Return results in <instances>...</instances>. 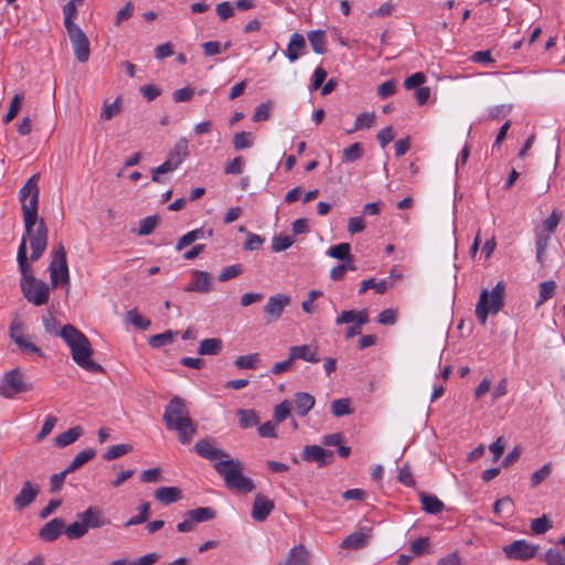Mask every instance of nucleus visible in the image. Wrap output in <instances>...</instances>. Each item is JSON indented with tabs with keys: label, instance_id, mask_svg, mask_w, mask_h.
Segmentation results:
<instances>
[{
	"label": "nucleus",
	"instance_id": "nucleus-62",
	"mask_svg": "<svg viewBox=\"0 0 565 565\" xmlns=\"http://www.w3.org/2000/svg\"><path fill=\"white\" fill-rule=\"evenodd\" d=\"M56 417L53 416V415H47L45 417V420L43 423V426L40 430V433L36 435V440L38 441H41L42 439H44L47 435L51 434V431L53 430V428L55 427L56 425Z\"/></svg>",
	"mask_w": 565,
	"mask_h": 565
},
{
	"label": "nucleus",
	"instance_id": "nucleus-53",
	"mask_svg": "<svg viewBox=\"0 0 565 565\" xmlns=\"http://www.w3.org/2000/svg\"><path fill=\"white\" fill-rule=\"evenodd\" d=\"M77 1H70L63 7V14H64V25L66 31L71 30V26H78L75 24L72 20L77 14L76 3Z\"/></svg>",
	"mask_w": 565,
	"mask_h": 565
},
{
	"label": "nucleus",
	"instance_id": "nucleus-6",
	"mask_svg": "<svg viewBox=\"0 0 565 565\" xmlns=\"http://www.w3.org/2000/svg\"><path fill=\"white\" fill-rule=\"evenodd\" d=\"M32 390V383L25 381V376L19 367L6 372L0 380V395L4 398H12Z\"/></svg>",
	"mask_w": 565,
	"mask_h": 565
},
{
	"label": "nucleus",
	"instance_id": "nucleus-61",
	"mask_svg": "<svg viewBox=\"0 0 565 565\" xmlns=\"http://www.w3.org/2000/svg\"><path fill=\"white\" fill-rule=\"evenodd\" d=\"M242 271H243V269L239 264L231 265V266L225 267L221 271V274L218 275L217 278L220 281H227L232 278L239 276L242 274Z\"/></svg>",
	"mask_w": 565,
	"mask_h": 565
},
{
	"label": "nucleus",
	"instance_id": "nucleus-15",
	"mask_svg": "<svg viewBox=\"0 0 565 565\" xmlns=\"http://www.w3.org/2000/svg\"><path fill=\"white\" fill-rule=\"evenodd\" d=\"M77 519L84 521L87 531L110 524V520L106 518L102 509L97 507H89L84 512L78 513Z\"/></svg>",
	"mask_w": 565,
	"mask_h": 565
},
{
	"label": "nucleus",
	"instance_id": "nucleus-59",
	"mask_svg": "<svg viewBox=\"0 0 565 565\" xmlns=\"http://www.w3.org/2000/svg\"><path fill=\"white\" fill-rule=\"evenodd\" d=\"M290 415V403L285 399L275 406L274 419L277 424L284 422Z\"/></svg>",
	"mask_w": 565,
	"mask_h": 565
},
{
	"label": "nucleus",
	"instance_id": "nucleus-14",
	"mask_svg": "<svg viewBox=\"0 0 565 565\" xmlns=\"http://www.w3.org/2000/svg\"><path fill=\"white\" fill-rule=\"evenodd\" d=\"M40 493V487L31 481H25L20 492L13 499V505L17 511H22L29 507Z\"/></svg>",
	"mask_w": 565,
	"mask_h": 565
},
{
	"label": "nucleus",
	"instance_id": "nucleus-5",
	"mask_svg": "<svg viewBox=\"0 0 565 565\" xmlns=\"http://www.w3.org/2000/svg\"><path fill=\"white\" fill-rule=\"evenodd\" d=\"M504 306V284L499 281L489 294L487 289L481 291L476 307V316L481 324H484L488 313H498Z\"/></svg>",
	"mask_w": 565,
	"mask_h": 565
},
{
	"label": "nucleus",
	"instance_id": "nucleus-45",
	"mask_svg": "<svg viewBox=\"0 0 565 565\" xmlns=\"http://www.w3.org/2000/svg\"><path fill=\"white\" fill-rule=\"evenodd\" d=\"M387 281L386 280H380L375 281L374 278H369L360 284L359 294H364L369 289H374L377 294L383 295L387 290Z\"/></svg>",
	"mask_w": 565,
	"mask_h": 565
},
{
	"label": "nucleus",
	"instance_id": "nucleus-7",
	"mask_svg": "<svg viewBox=\"0 0 565 565\" xmlns=\"http://www.w3.org/2000/svg\"><path fill=\"white\" fill-rule=\"evenodd\" d=\"M51 284L55 288L60 285L70 284V271L66 260V250L62 243H60L52 255V260L49 266Z\"/></svg>",
	"mask_w": 565,
	"mask_h": 565
},
{
	"label": "nucleus",
	"instance_id": "nucleus-52",
	"mask_svg": "<svg viewBox=\"0 0 565 565\" xmlns=\"http://www.w3.org/2000/svg\"><path fill=\"white\" fill-rule=\"evenodd\" d=\"M24 99V94L23 93H17L11 103H10V107L8 109V113L7 115L4 116V119H3V122L4 124H8L19 113L20 108H21V105H22V102Z\"/></svg>",
	"mask_w": 565,
	"mask_h": 565
},
{
	"label": "nucleus",
	"instance_id": "nucleus-9",
	"mask_svg": "<svg viewBox=\"0 0 565 565\" xmlns=\"http://www.w3.org/2000/svg\"><path fill=\"white\" fill-rule=\"evenodd\" d=\"M9 337L18 345L19 350L24 355L44 356L43 351L35 343L32 342L29 335L22 333V324L14 320L9 326Z\"/></svg>",
	"mask_w": 565,
	"mask_h": 565
},
{
	"label": "nucleus",
	"instance_id": "nucleus-18",
	"mask_svg": "<svg viewBox=\"0 0 565 565\" xmlns=\"http://www.w3.org/2000/svg\"><path fill=\"white\" fill-rule=\"evenodd\" d=\"M194 451L200 457L211 461L227 457V455L223 450L217 449L214 446V440L212 438H204L198 440L196 444L194 445Z\"/></svg>",
	"mask_w": 565,
	"mask_h": 565
},
{
	"label": "nucleus",
	"instance_id": "nucleus-50",
	"mask_svg": "<svg viewBox=\"0 0 565 565\" xmlns=\"http://www.w3.org/2000/svg\"><path fill=\"white\" fill-rule=\"evenodd\" d=\"M530 527L534 534L541 535L552 529L553 524L551 520L544 514L541 518L532 520Z\"/></svg>",
	"mask_w": 565,
	"mask_h": 565
},
{
	"label": "nucleus",
	"instance_id": "nucleus-12",
	"mask_svg": "<svg viewBox=\"0 0 565 565\" xmlns=\"http://www.w3.org/2000/svg\"><path fill=\"white\" fill-rule=\"evenodd\" d=\"M291 298L285 294L270 296L264 306V313L267 316V322L277 321L282 316L285 309L290 305Z\"/></svg>",
	"mask_w": 565,
	"mask_h": 565
},
{
	"label": "nucleus",
	"instance_id": "nucleus-31",
	"mask_svg": "<svg viewBox=\"0 0 565 565\" xmlns=\"http://www.w3.org/2000/svg\"><path fill=\"white\" fill-rule=\"evenodd\" d=\"M96 456V451L92 448L84 449L79 451L71 461V463L66 468V472H74L78 470L82 466H84L86 462L94 459Z\"/></svg>",
	"mask_w": 565,
	"mask_h": 565
},
{
	"label": "nucleus",
	"instance_id": "nucleus-44",
	"mask_svg": "<svg viewBox=\"0 0 565 565\" xmlns=\"http://www.w3.org/2000/svg\"><path fill=\"white\" fill-rule=\"evenodd\" d=\"M132 451V446L128 444H118L108 448L103 455V458L107 461L115 460L121 456H125Z\"/></svg>",
	"mask_w": 565,
	"mask_h": 565
},
{
	"label": "nucleus",
	"instance_id": "nucleus-46",
	"mask_svg": "<svg viewBox=\"0 0 565 565\" xmlns=\"http://www.w3.org/2000/svg\"><path fill=\"white\" fill-rule=\"evenodd\" d=\"M64 533L70 540H77L83 537L87 533L84 521L77 520L64 527Z\"/></svg>",
	"mask_w": 565,
	"mask_h": 565
},
{
	"label": "nucleus",
	"instance_id": "nucleus-37",
	"mask_svg": "<svg viewBox=\"0 0 565 565\" xmlns=\"http://www.w3.org/2000/svg\"><path fill=\"white\" fill-rule=\"evenodd\" d=\"M122 110L121 106V97H117L114 103L108 104L104 102L103 108L100 111L102 120H111L114 117L118 116Z\"/></svg>",
	"mask_w": 565,
	"mask_h": 565
},
{
	"label": "nucleus",
	"instance_id": "nucleus-3",
	"mask_svg": "<svg viewBox=\"0 0 565 565\" xmlns=\"http://www.w3.org/2000/svg\"><path fill=\"white\" fill-rule=\"evenodd\" d=\"M166 427L178 433L179 441L188 445L196 433L198 425L190 417L185 402L180 396H173L166 406L163 417Z\"/></svg>",
	"mask_w": 565,
	"mask_h": 565
},
{
	"label": "nucleus",
	"instance_id": "nucleus-13",
	"mask_svg": "<svg viewBox=\"0 0 565 565\" xmlns=\"http://www.w3.org/2000/svg\"><path fill=\"white\" fill-rule=\"evenodd\" d=\"M301 457L305 461H316L320 467L332 463L334 459L333 451L327 450L318 445L305 446Z\"/></svg>",
	"mask_w": 565,
	"mask_h": 565
},
{
	"label": "nucleus",
	"instance_id": "nucleus-8",
	"mask_svg": "<svg viewBox=\"0 0 565 565\" xmlns=\"http://www.w3.org/2000/svg\"><path fill=\"white\" fill-rule=\"evenodd\" d=\"M370 321L369 312L366 309L343 310L337 318L335 324H350L345 330V338L351 339L361 333V327Z\"/></svg>",
	"mask_w": 565,
	"mask_h": 565
},
{
	"label": "nucleus",
	"instance_id": "nucleus-51",
	"mask_svg": "<svg viewBox=\"0 0 565 565\" xmlns=\"http://www.w3.org/2000/svg\"><path fill=\"white\" fill-rule=\"evenodd\" d=\"M138 511L139 513L137 515H134L125 523L126 527L146 522L150 514V503H142L141 505H139Z\"/></svg>",
	"mask_w": 565,
	"mask_h": 565
},
{
	"label": "nucleus",
	"instance_id": "nucleus-32",
	"mask_svg": "<svg viewBox=\"0 0 565 565\" xmlns=\"http://www.w3.org/2000/svg\"><path fill=\"white\" fill-rule=\"evenodd\" d=\"M419 498L425 512L429 514H437L443 511L444 503L437 497L422 492Z\"/></svg>",
	"mask_w": 565,
	"mask_h": 565
},
{
	"label": "nucleus",
	"instance_id": "nucleus-43",
	"mask_svg": "<svg viewBox=\"0 0 565 565\" xmlns=\"http://www.w3.org/2000/svg\"><path fill=\"white\" fill-rule=\"evenodd\" d=\"M513 500L509 495H507L494 502L493 512L498 516H501L502 513H505L507 516L510 518L513 514Z\"/></svg>",
	"mask_w": 565,
	"mask_h": 565
},
{
	"label": "nucleus",
	"instance_id": "nucleus-26",
	"mask_svg": "<svg viewBox=\"0 0 565 565\" xmlns=\"http://www.w3.org/2000/svg\"><path fill=\"white\" fill-rule=\"evenodd\" d=\"M83 435V428L75 426L55 437V446L65 448L75 443Z\"/></svg>",
	"mask_w": 565,
	"mask_h": 565
},
{
	"label": "nucleus",
	"instance_id": "nucleus-21",
	"mask_svg": "<svg viewBox=\"0 0 565 565\" xmlns=\"http://www.w3.org/2000/svg\"><path fill=\"white\" fill-rule=\"evenodd\" d=\"M309 559V552L303 545L299 544L294 546L289 551L287 558L284 562L278 563V565H310Z\"/></svg>",
	"mask_w": 565,
	"mask_h": 565
},
{
	"label": "nucleus",
	"instance_id": "nucleus-22",
	"mask_svg": "<svg viewBox=\"0 0 565 565\" xmlns=\"http://www.w3.org/2000/svg\"><path fill=\"white\" fill-rule=\"evenodd\" d=\"M306 49V40L302 34L294 33L290 36L289 43L286 50V56L290 62L297 61Z\"/></svg>",
	"mask_w": 565,
	"mask_h": 565
},
{
	"label": "nucleus",
	"instance_id": "nucleus-20",
	"mask_svg": "<svg viewBox=\"0 0 565 565\" xmlns=\"http://www.w3.org/2000/svg\"><path fill=\"white\" fill-rule=\"evenodd\" d=\"M212 235H213L212 228L200 227V228L192 230L179 238V241L177 242V245H175V249L178 252H180L184 247L194 243L195 241L210 238V237H212Z\"/></svg>",
	"mask_w": 565,
	"mask_h": 565
},
{
	"label": "nucleus",
	"instance_id": "nucleus-41",
	"mask_svg": "<svg viewBox=\"0 0 565 565\" xmlns=\"http://www.w3.org/2000/svg\"><path fill=\"white\" fill-rule=\"evenodd\" d=\"M331 413L334 417H342L353 413L349 398L334 399L331 403Z\"/></svg>",
	"mask_w": 565,
	"mask_h": 565
},
{
	"label": "nucleus",
	"instance_id": "nucleus-56",
	"mask_svg": "<svg viewBox=\"0 0 565 565\" xmlns=\"http://www.w3.org/2000/svg\"><path fill=\"white\" fill-rule=\"evenodd\" d=\"M363 154V149L360 142H354L343 150V159L349 162L359 160Z\"/></svg>",
	"mask_w": 565,
	"mask_h": 565
},
{
	"label": "nucleus",
	"instance_id": "nucleus-33",
	"mask_svg": "<svg viewBox=\"0 0 565 565\" xmlns=\"http://www.w3.org/2000/svg\"><path fill=\"white\" fill-rule=\"evenodd\" d=\"M326 254L329 257L339 259V260H347L352 259L354 256L351 254V245L349 243H340L337 245L331 246Z\"/></svg>",
	"mask_w": 565,
	"mask_h": 565
},
{
	"label": "nucleus",
	"instance_id": "nucleus-49",
	"mask_svg": "<svg viewBox=\"0 0 565 565\" xmlns=\"http://www.w3.org/2000/svg\"><path fill=\"white\" fill-rule=\"evenodd\" d=\"M259 361V356L257 353L241 355L238 356L234 364L236 367L241 370H255L257 366V362Z\"/></svg>",
	"mask_w": 565,
	"mask_h": 565
},
{
	"label": "nucleus",
	"instance_id": "nucleus-34",
	"mask_svg": "<svg viewBox=\"0 0 565 565\" xmlns=\"http://www.w3.org/2000/svg\"><path fill=\"white\" fill-rule=\"evenodd\" d=\"M177 335V331L168 330L162 333L151 335L148 340V343L152 348H161L172 343Z\"/></svg>",
	"mask_w": 565,
	"mask_h": 565
},
{
	"label": "nucleus",
	"instance_id": "nucleus-57",
	"mask_svg": "<svg viewBox=\"0 0 565 565\" xmlns=\"http://www.w3.org/2000/svg\"><path fill=\"white\" fill-rule=\"evenodd\" d=\"M273 104L270 102L259 104L253 115L255 122L267 120L270 117Z\"/></svg>",
	"mask_w": 565,
	"mask_h": 565
},
{
	"label": "nucleus",
	"instance_id": "nucleus-54",
	"mask_svg": "<svg viewBox=\"0 0 565 565\" xmlns=\"http://www.w3.org/2000/svg\"><path fill=\"white\" fill-rule=\"evenodd\" d=\"M556 284L553 280L543 281L540 284V299L536 302V307H540L547 299H550L555 292Z\"/></svg>",
	"mask_w": 565,
	"mask_h": 565
},
{
	"label": "nucleus",
	"instance_id": "nucleus-24",
	"mask_svg": "<svg viewBox=\"0 0 565 565\" xmlns=\"http://www.w3.org/2000/svg\"><path fill=\"white\" fill-rule=\"evenodd\" d=\"M289 354L294 362L296 360H303V361L310 362V363H318L320 361L317 352L312 351L310 345H308V344L290 347Z\"/></svg>",
	"mask_w": 565,
	"mask_h": 565
},
{
	"label": "nucleus",
	"instance_id": "nucleus-25",
	"mask_svg": "<svg viewBox=\"0 0 565 565\" xmlns=\"http://www.w3.org/2000/svg\"><path fill=\"white\" fill-rule=\"evenodd\" d=\"M315 397L306 392H298L294 396V404L299 416H306L315 406Z\"/></svg>",
	"mask_w": 565,
	"mask_h": 565
},
{
	"label": "nucleus",
	"instance_id": "nucleus-29",
	"mask_svg": "<svg viewBox=\"0 0 565 565\" xmlns=\"http://www.w3.org/2000/svg\"><path fill=\"white\" fill-rule=\"evenodd\" d=\"M367 544V535L358 531L348 535L340 544L344 550H360Z\"/></svg>",
	"mask_w": 565,
	"mask_h": 565
},
{
	"label": "nucleus",
	"instance_id": "nucleus-63",
	"mask_svg": "<svg viewBox=\"0 0 565 565\" xmlns=\"http://www.w3.org/2000/svg\"><path fill=\"white\" fill-rule=\"evenodd\" d=\"M429 540L428 537H418L412 542L411 551L413 554L420 556L428 552Z\"/></svg>",
	"mask_w": 565,
	"mask_h": 565
},
{
	"label": "nucleus",
	"instance_id": "nucleus-48",
	"mask_svg": "<svg viewBox=\"0 0 565 565\" xmlns=\"http://www.w3.org/2000/svg\"><path fill=\"white\" fill-rule=\"evenodd\" d=\"M375 114L374 113H362L360 114L354 122V127L351 130H348V134L353 132L354 130L371 128L375 124Z\"/></svg>",
	"mask_w": 565,
	"mask_h": 565
},
{
	"label": "nucleus",
	"instance_id": "nucleus-30",
	"mask_svg": "<svg viewBox=\"0 0 565 565\" xmlns=\"http://www.w3.org/2000/svg\"><path fill=\"white\" fill-rule=\"evenodd\" d=\"M308 41L317 54H324L327 52L326 32L321 30H313L308 32Z\"/></svg>",
	"mask_w": 565,
	"mask_h": 565
},
{
	"label": "nucleus",
	"instance_id": "nucleus-4",
	"mask_svg": "<svg viewBox=\"0 0 565 565\" xmlns=\"http://www.w3.org/2000/svg\"><path fill=\"white\" fill-rule=\"evenodd\" d=\"M215 471L224 479L230 490L249 493L255 489L250 478L243 475V465L236 459L220 460L214 463Z\"/></svg>",
	"mask_w": 565,
	"mask_h": 565
},
{
	"label": "nucleus",
	"instance_id": "nucleus-10",
	"mask_svg": "<svg viewBox=\"0 0 565 565\" xmlns=\"http://www.w3.org/2000/svg\"><path fill=\"white\" fill-rule=\"evenodd\" d=\"M537 550L539 545H533L525 540H516L503 546V553L507 558L522 562L533 558Z\"/></svg>",
	"mask_w": 565,
	"mask_h": 565
},
{
	"label": "nucleus",
	"instance_id": "nucleus-40",
	"mask_svg": "<svg viewBox=\"0 0 565 565\" xmlns=\"http://www.w3.org/2000/svg\"><path fill=\"white\" fill-rule=\"evenodd\" d=\"M237 417L239 426L244 429L254 427L259 422L256 412L253 409H238Z\"/></svg>",
	"mask_w": 565,
	"mask_h": 565
},
{
	"label": "nucleus",
	"instance_id": "nucleus-38",
	"mask_svg": "<svg viewBox=\"0 0 565 565\" xmlns=\"http://www.w3.org/2000/svg\"><path fill=\"white\" fill-rule=\"evenodd\" d=\"M540 561L547 565H565V551L558 547L548 548Z\"/></svg>",
	"mask_w": 565,
	"mask_h": 565
},
{
	"label": "nucleus",
	"instance_id": "nucleus-2",
	"mask_svg": "<svg viewBox=\"0 0 565 565\" xmlns=\"http://www.w3.org/2000/svg\"><path fill=\"white\" fill-rule=\"evenodd\" d=\"M58 334L68 345L72 359L84 370L92 373H105V369L92 360L94 350L88 338L73 324H65Z\"/></svg>",
	"mask_w": 565,
	"mask_h": 565
},
{
	"label": "nucleus",
	"instance_id": "nucleus-64",
	"mask_svg": "<svg viewBox=\"0 0 565 565\" xmlns=\"http://www.w3.org/2000/svg\"><path fill=\"white\" fill-rule=\"evenodd\" d=\"M71 472H66V469L61 471L60 473H55L50 478V492L54 493L62 489L65 478Z\"/></svg>",
	"mask_w": 565,
	"mask_h": 565
},
{
	"label": "nucleus",
	"instance_id": "nucleus-19",
	"mask_svg": "<svg viewBox=\"0 0 565 565\" xmlns=\"http://www.w3.org/2000/svg\"><path fill=\"white\" fill-rule=\"evenodd\" d=\"M65 522L60 518H54L46 522L39 532V537L43 542H54L64 532Z\"/></svg>",
	"mask_w": 565,
	"mask_h": 565
},
{
	"label": "nucleus",
	"instance_id": "nucleus-36",
	"mask_svg": "<svg viewBox=\"0 0 565 565\" xmlns=\"http://www.w3.org/2000/svg\"><path fill=\"white\" fill-rule=\"evenodd\" d=\"M186 515L192 519L193 522H206L215 518L216 512L214 509L209 507L196 508L189 510Z\"/></svg>",
	"mask_w": 565,
	"mask_h": 565
},
{
	"label": "nucleus",
	"instance_id": "nucleus-35",
	"mask_svg": "<svg viewBox=\"0 0 565 565\" xmlns=\"http://www.w3.org/2000/svg\"><path fill=\"white\" fill-rule=\"evenodd\" d=\"M125 321L139 330H148L151 326V321L148 318L142 317L137 309L127 311Z\"/></svg>",
	"mask_w": 565,
	"mask_h": 565
},
{
	"label": "nucleus",
	"instance_id": "nucleus-55",
	"mask_svg": "<svg viewBox=\"0 0 565 565\" xmlns=\"http://www.w3.org/2000/svg\"><path fill=\"white\" fill-rule=\"evenodd\" d=\"M295 243L294 238L288 235H277L273 237L271 249L275 253L284 252Z\"/></svg>",
	"mask_w": 565,
	"mask_h": 565
},
{
	"label": "nucleus",
	"instance_id": "nucleus-1",
	"mask_svg": "<svg viewBox=\"0 0 565 565\" xmlns=\"http://www.w3.org/2000/svg\"><path fill=\"white\" fill-rule=\"evenodd\" d=\"M40 174H33L19 191V201L24 222L17 262L20 274L21 291L23 297L34 306H42L49 301L50 288L43 280L36 279L30 262L39 260L47 247L49 228L43 218H39V190Z\"/></svg>",
	"mask_w": 565,
	"mask_h": 565
},
{
	"label": "nucleus",
	"instance_id": "nucleus-27",
	"mask_svg": "<svg viewBox=\"0 0 565 565\" xmlns=\"http://www.w3.org/2000/svg\"><path fill=\"white\" fill-rule=\"evenodd\" d=\"M223 348V342L218 338H209L200 342L198 353L200 355H217Z\"/></svg>",
	"mask_w": 565,
	"mask_h": 565
},
{
	"label": "nucleus",
	"instance_id": "nucleus-47",
	"mask_svg": "<svg viewBox=\"0 0 565 565\" xmlns=\"http://www.w3.org/2000/svg\"><path fill=\"white\" fill-rule=\"evenodd\" d=\"M160 222V218L158 215H150L147 216L139 222V230L138 235L139 236H147L150 235L154 228L158 226Z\"/></svg>",
	"mask_w": 565,
	"mask_h": 565
},
{
	"label": "nucleus",
	"instance_id": "nucleus-11",
	"mask_svg": "<svg viewBox=\"0 0 565 565\" xmlns=\"http://www.w3.org/2000/svg\"><path fill=\"white\" fill-rule=\"evenodd\" d=\"M67 34L76 60L81 63L87 62L90 55V49L89 41L84 31L79 26H71V30H67Z\"/></svg>",
	"mask_w": 565,
	"mask_h": 565
},
{
	"label": "nucleus",
	"instance_id": "nucleus-23",
	"mask_svg": "<svg viewBox=\"0 0 565 565\" xmlns=\"http://www.w3.org/2000/svg\"><path fill=\"white\" fill-rule=\"evenodd\" d=\"M153 497L162 504L169 505L182 499V491L178 487H160L154 491Z\"/></svg>",
	"mask_w": 565,
	"mask_h": 565
},
{
	"label": "nucleus",
	"instance_id": "nucleus-58",
	"mask_svg": "<svg viewBox=\"0 0 565 565\" xmlns=\"http://www.w3.org/2000/svg\"><path fill=\"white\" fill-rule=\"evenodd\" d=\"M426 82V75L422 72H417L406 77L404 81V87L408 90L422 87V85Z\"/></svg>",
	"mask_w": 565,
	"mask_h": 565
},
{
	"label": "nucleus",
	"instance_id": "nucleus-28",
	"mask_svg": "<svg viewBox=\"0 0 565 565\" xmlns=\"http://www.w3.org/2000/svg\"><path fill=\"white\" fill-rule=\"evenodd\" d=\"M188 147V140L185 138H180L173 149L169 152L168 159L177 166H180L189 156Z\"/></svg>",
	"mask_w": 565,
	"mask_h": 565
},
{
	"label": "nucleus",
	"instance_id": "nucleus-17",
	"mask_svg": "<svg viewBox=\"0 0 565 565\" xmlns=\"http://www.w3.org/2000/svg\"><path fill=\"white\" fill-rule=\"evenodd\" d=\"M275 504L273 500L268 499L262 493H257L254 498L250 516L256 522H264L273 512Z\"/></svg>",
	"mask_w": 565,
	"mask_h": 565
},
{
	"label": "nucleus",
	"instance_id": "nucleus-42",
	"mask_svg": "<svg viewBox=\"0 0 565 565\" xmlns=\"http://www.w3.org/2000/svg\"><path fill=\"white\" fill-rule=\"evenodd\" d=\"M255 137L249 131L236 132L233 137V146L235 150L250 148L254 145Z\"/></svg>",
	"mask_w": 565,
	"mask_h": 565
},
{
	"label": "nucleus",
	"instance_id": "nucleus-39",
	"mask_svg": "<svg viewBox=\"0 0 565 565\" xmlns=\"http://www.w3.org/2000/svg\"><path fill=\"white\" fill-rule=\"evenodd\" d=\"M348 270H351V271L356 270L354 258L342 260L341 264L333 267L330 271V278L335 281L342 280Z\"/></svg>",
	"mask_w": 565,
	"mask_h": 565
},
{
	"label": "nucleus",
	"instance_id": "nucleus-60",
	"mask_svg": "<svg viewBox=\"0 0 565 565\" xmlns=\"http://www.w3.org/2000/svg\"><path fill=\"white\" fill-rule=\"evenodd\" d=\"M551 471H552V465L545 463L541 469H539L531 476V486L537 487L541 482H543L551 475Z\"/></svg>",
	"mask_w": 565,
	"mask_h": 565
},
{
	"label": "nucleus",
	"instance_id": "nucleus-16",
	"mask_svg": "<svg viewBox=\"0 0 565 565\" xmlns=\"http://www.w3.org/2000/svg\"><path fill=\"white\" fill-rule=\"evenodd\" d=\"M213 289V279L210 273L194 270L191 282L184 288L188 292L207 294Z\"/></svg>",
	"mask_w": 565,
	"mask_h": 565
}]
</instances>
